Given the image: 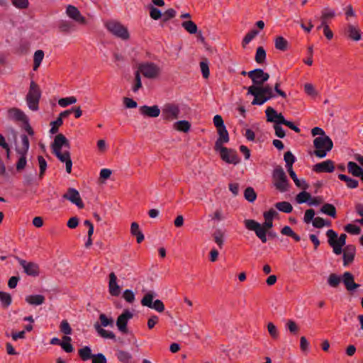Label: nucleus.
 <instances>
[{
    "mask_svg": "<svg viewBox=\"0 0 363 363\" xmlns=\"http://www.w3.org/2000/svg\"><path fill=\"white\" fill-rule=\"evenodd\" d=\"M104 27L107 31L116 38L123 41L130 39V33L126 26L117 20H108L104 22Z\"/></svg>",
    "mask_w": 363,
    "mask_h": 363,
    "instance_id": "obj_3",
    "label": "nucleus"
},
{
    "mask_svg": "<svg viewBox=\"0 0 363 363\" xmlns=\"http://www.w3.org/2000/svg\"><path fill=\"white\" fill-rule=\"evenodd\" d=\"M345 231L352 235H359L360 233V228L354 224H347L345 227Z\"/></svg>",
    "mask_w": 363,
    "mask_h": 363,
    "instance_id": "obj_61",
    "label": "nucleus"
},
{
    "mask_svg": "<svg viewBox=\"0 0 363 363\" xmlns=\"http://www.w3.org/2000/svg\"><path fill=\"white\" fill-rule=\"evenodd\" d=\"M342 281L349 291H352L359 287V285L354 281V277L350 272H345L342 276Z\"/></svg>",
    "mask_w": 363,
    "mask_h": 363,
    "instance_id": "obj_28",
    "label": "nucleus"
},
{
    "mask_svg": "<svg viewBox=\"0 0 363 363\" xmlns=\"http://www.w3.org/2000/svg\"><path fill=\"white\" fill-rule=\"evenodd\" d=\"M277 215L275 210L270 209L263 213L264 222L262 224L252 219H246L244 220L245 226L247 230L254 231L262 242L265 243L267 241V235L272 238L276 236L270 230L273 227V220Z\"/></svg>",
    "mask_w": 363,
    "mask_h": 363,
    "instance_id": "obj_1",
    "label": "nucleus"
},
{
    "mask_svg": "<svg viewBox=\"0 0 363 363\" xmlns=\"http://www.w3.org/2000/svg\"><path fill=\"white\" fill-rule=\"evenodd\" d=\"M40 97L41 91L39 86L34 81H31L26 96L27 105L31 111H36L38 110Z\"/></svg>",
    "mask_w": 363,
    "mask_h": 363,
    "instance_id": "obj_8",
    "label": "nucleus"
},
{
    "mask_svg": "<svg viewBox=\"0 0 363 363\" xmlns=\"http://www.w3.org/2000/svg\"><path fill=\"white\" fill-rule=\"evenodd\" d=\"M338 178L346 183V185L347 188L349 189H356L358 185L359 182L357 180L352 179L345 174H340L338 175Z\"/></svg>",
    "mask_w": 363,
    "mask_h": 363,
    "instance_id": "obj_33",
    "label": "nucleus"
},
{
    "mask_svg": "<svg viewBox=\"0 0 363 363\" xmlns=\"http://www.w3.org/2000/svg\"><path fill=\"white\" fill-rule=\"evenodd\" d=\"M267 121L274 123L275 125L284 124L296 133H300L301 130L295 125L292 122L285 120L284 116L281 113H278L271 106L267 108L265 111Z\"/></svg>",
    "mask_w": 363,
    "mask_h": 363,
    "instance_id": "obj_7",
    "label": "nucleus"
},
{
    "mask_svg": "<svg viewBox=\"0 0 363 363\" xmlns=\"http://www.w3.org/2000/svg\"><path fill=\"white\" fill-rule=\"evenodd\" d=\"M284 158L286 162V167L287 168L288 172H289L290 170H293L292 166L295 162V157L294 156V155L290 151H288L284 154Z\"/></svg>",
    "mask_w": 363,
    "mask_h": 363,
    "instance_id": "obj_44",
    "label": "nucleus"
},
{
    "mask_svg": "<svg viewBox=\"0 0 363 363\" xmlns=\"http://www.w3.org/2000/svg\"><path fill=\"white\" fill-rule=\"evenodd\" d=\"M313 170L317 173H331L335 170V163L330 160H327L313 165Z\"/></svg>",
    "mask_w": 363,
    "mask_h": 363,
    "instance_id": "obj_22",
    "label": "nucleus"
},
{
    "mask_svg": "<svg viewBox=\"0 0 363 363\" xmlns=\"http://www.w3.org/2000/svg\"><path fill=\"white\" fill-rule=\"evenodd\" d=\"M328 238V243L333 247V252L335 255H340L342 252V247L346 243L347 235L341 234L337 237V234L333 230H328L326 233Z\"/></svg>",
    "mask_w": 363,
    "mask_h": 363,
    "instance_id": "obj_9",
    "label": "nucleus"
},
{
    "mask_svg": "<svg viewBox=\"0 0 363 363\" xmlns=\"http://www.w3.org/2000/svg\"><path fill=\"white\" fill-rule=\"evenodd\" d=\"M138 71L148 79H157L162 73V67L152 62H143L138 65Z\"/></svg>",
    "mask_w": 363,
    "mask_h": 363,
    "instance_id": "obj_5",
    "label": "nucleus"
},
{
    "mask_svg": "<svg viewBox=\"0 0 363 363\" xmlns=\"http://www.w3.org/2000/svg\"><path fill=\"white\" fill-rule=\"evenodd\" d=\"M139 112L144 117L157 118L160 116L161 110L157 105H144L139 108Z\"/></svg>",
    "mask_w": 363,
    "mask_h": 363,
    "instance_id": "obj_21",
    "label": "nucleus"
},
{
    "mask_svg": "<svg viewBox=\"0 0 363 363\" xmlns=\"http://www.w3.org/2000/svg\"><path fill=\"white\" fill-rule=\"evenodd\" d=\"M0 147L5 150L6 158L9 160L11 157V147L7 143L5 137L1 134H0Z\"/></svg>",
    "mask_w": 363,
    "mask_h": 363,
    "instance_id": "obj_46",
    "label": "nucleus"
},
{
    "mask_svg": "<svg viewBox=\"0 0 363 363\" xmlns=\"http://www.w3.org/2000/svg\"><path fill=\"white\" fill-rule=\"evenodd\" d=\"M79 355L84 361H86L93 357L91 348L88 346H85L79 350Z\"/></svg>",
    "mask_w": 363,
    "mask_h": 363,
    "instance_id": "obj_47",
    "label": "nucleus"
},
{
    "mask_svg": "<svg viewBox=\"0 0 363 363\" xmlns=\"http://www.w3.org/2000/svg\"><path fill=\"white\" fill-rule=\"evenodd\" d=\"M26 301L33 306H40L45 302V297L43 295H29L26 297Z\"/></svg>",
    "mask_w": 363,
    "mask_h": 363,
    "instance_id": "obj_30",
    "label": "nucleus"
},
{
    "mask_svg": "<svg viewBox=\"0 0 363 363\" xmlns=\"http://www.w3.org/2000/svg\"><path fill=\"white\" fill-rule=\"evenodd\" d=\"M315 216V211L313 209H308L305 211L303 221L306 223H313Z\"/></svg>",
    "mask_w": 363,
    "mask_h": 363,
    "instance_id": "obj_62",
    "label": "nucleus"
},
{
    "mask_svg": "<svg viewBox=\"0 0 363 363\" xmlns=\"http://www.w3.org/2000/svg\"><path fill=\"white\" fill-rule=\"evenodd\" d=\"M313 225L317 228H321L324 226H330L331 223L330 221L324 220L323 218L316 217L313 220Z\"/></svg>",
    "mask_w": 363,
    "mask_h": 363,
    "instance_id": "obj_52",
    "label": "nucleus"
},
{
    "mask_svg": "<svg viewBox=\"0 0 363 363\" xmlns=\"http://www.w3.org/2000/svg\"><path fill=\"white\" fill-rule=\"evenodd\" d=\"M18 262L27 275L31 277H37L39 275L40 269L38 264L36 263L28 262L21 259H18Z\"/></svg>",
    "mask_w": 363,
    "mask_h": 363,
    "instance_id": "obj_20",
    "label": "nucleus"
},
{
    "mask_svg": "<svg viewBox=\"0 0 363 363\" xmlns=\"http://www.w3.org/2000/svg\"><path fill=\"white\" fill-rule=\"evenodd\" d=\"M118 359L122 363H131L132 355L127 351L119 350L116 352Z\"/></svg>",
    "mask_w": 363,
    "mask_h": 363,
    "instance_id": "obj_37",
    "label": "nucleus"
},
{
    "mask_svg": "<svg viewBox=\"0 0 363 363\" xmlns=\"http://www.w3.org/2000/svg\"><path fill=\"white\" fill-rule=\"evenodd\" d=\"M62 147H65L67 150H69V143L64 135L60 133L55 137L54 141L51 145V148L52 152L55 153L62 152Z\"/></svg>",
    "mask_w": 363,
    "mask_h": 363,
    "instance_id": "obj_15",
    "label": "nucleus"
},
{
    "mask_svg": "<svg viewBox=\"0 0 363 363\" xmlns=\"http://www.w3.org/2000/svg\"><path fill=\"white\" fill-rule=\"evenodd\" d=\"M77 101L75 96H71L65 98H62L58 100V105L60 107L65 108L69 105L74 104Z\"/></svg>",
    "mask_w": 363,
    "mask_h": 363,
    "instance_id": "obj_41",
    "label": "nucleus"
},
{
    "mask_svg": "<svg viewBox=\"0 0 363 363\" xmlns=\"http://www.w3.org/2000/svg\"><path fill=\"white\" fill-rule=\"evenodd\" d=\"M218 138L215 143V150L221 149L223 147V145L228 143L229 141V135L228 130L225 128H220L218 130Z\"/></svg>",
    "mask_w": 363,
    "mask_h": 363,
    "instance_id": "obj_26",
    "label": "nucleus"
},
{
    "mask_svg": "<svg viewBox=\"0 0 363 363\" xmlns=\"http://www.w3.org/2000/svg\"><path fill=\"white\" fill-rule=\"evenodd\" d=\"M248 77L252 79L253 85L264 86V83L269 79V74L261 69H255L247 72Z\"/></svg>",
    "mask_w": 363,
    "mask_h": 363,
    "instance_id": "obj_13",
    "label": "nucleus"
},
{
    "mask_svg": "<svg viewBox=\"0 0 363 363\" xmlns=\"http://www.w3.org/2000/svg\"><path fill=\"white\" fill-rule=\"evenodd\" d=\"M21 144L16 147V152L18 160L16 164V168L18 172L23 170L27 165V155L30 147L29 140L27 135L21 136Z\"/></svg>",
    "mask_w": 363,
    "mask_h": 363,
    "instance_id": "obj_4",
    "label": "nucleus"
},
{
    "mask_svg": "<svg viewBox=\"0 0 363 363\" xmlns=\"http://www.w3.org/2000/svg\"><path fill=\"white\" fill-rule=\"evenodd\" d=\"M289 174L297 187L303 190H306L308 188V184L306 183V182L304 179H299L294 170H290Z\"/></svg>",
    "mask_w": 363,
    "mask_h": 363,
    "instance_id": "obj_34",
    "label": "nucleus"
},
{
    "mask_svg": "<svg viewBox=\"0 0 363 363\" xmlns=\"http://www.w3.org/2000/svg\"><path fill=\"white\" fill-rule=\"evenodd\" d=\"M173 128L179 132L187 133L191 128V124L186 120L178 121L174 123Z\"/></svg>",
    "mask_w": 363,
    "mask_h": 363,
    "instance_id": "obj_31",
    "label": "nucleus"
},
{
    "mask_svg": "<svg viewBox=\"0 0 363 363\" xmlns=\"http://www.w3.org/2000/svg\"><path fill=\"white\" fill-rule=\"evenodd\" d=\"M133 314L128 310H125L118 317L116 320V326L118 330L123 334H127L128 330V323L133 318Z\"/></svg>",
    "mask_w": 363,
    "mask_h": 363,
    "instance_id": "obj_14",
    "label": "nucleus"
},
{
    "mask_svg": "<svg viewBox=\"0 0 363 363\" xmlns=\"http://www.w3.org/2000/svg\"><path fill=\"white\" fill-rule=\"evenodd\" d=\"M141 76L142 74L137 69L134 73V79L132 84V91L134 93L138 92L143 87Z\"/></svg>",
    "mask_w": 363,
    "mask_h": 363,
    "instance_id": "obj_36",
    "label": "nucleus"
},
{
    "mask_svg": "<svg viewBox=\"0 0 363 363\" xmlns=\"http://www.w3.org/2000/svg\"><path fill=\"white\" fill-rule=\"evenodd\" d=\"M100 325L101 328L113 325V320L111 318H108L105 314L101 313L99 315Z\"/></svg>",
    "mask_w": 363,
    "mask_h": 363,
    "instance_id": "obj_53",
    "label": "nucleus"
},
{
    "mask_svg": "<svg viewBox=\"0 0 363 363\" xmlns=\"http://www.w3.org/2000/svg\"><path fill=\"white\" fill-rule=\"evenodd\" d=\"M274 45L276 49L284 51L287 49L288 41L282 36H278L275 38Z\"/></svg>",
    "mask_w": 363,
    "mask_h": 363,
    "instance_id": "obj_39",
    "label": "nucleus"
},
{
    "mask_svg": "<svg viewBox=\"0 0 363 363\" xmlns=\"http://www.w3.org/2000/svg\"><path fill=\"white\" fill-rule=\"evenodd\" d=\"M347 171L354 177H359L362 174L363 169L354 162L347 163Z\"/></svg>",
    "mask_w": 363,
    "mask_h": 363,
    "instance_id": "obj_35",
    "label": "nucleus"
},
{
    "mask_svg": "<svg viewBox=\"0 0 363 363\" xmlns=\"http://www.w3.org/2000/svg\"><path fill=\"white\" fill-rule=\"evenodd\" d=\"M155 294L152 291L146 293L143 298L141 299V304L143 306L148 307L151 309L156 311L158 313H162L165 308L163 302L161 300L157 299L153 301L155 297Z\"/></svg>",
    "mask_w": 363,
    "mask_h": 363,
    "instance_id": "obj_11",
    "label": "nucleus"
},
{
    "mask_svg": "<svg viewBox=\"0 0 363 363\" xmlns=\"http://www.w3.org/2000/svg\"><path fill=\"white\" fill-rule=\"evenodd\" d=\"M224 233L221 230H216L213 235V240L220 248L223 247L224 242Z\"/></svg>",
    "mask_w": 363,
    "mask_h": 363,
    "instance_id": "obj_43",
    "label": "nucleus"
},
{
    "mask_svg": "<svg viewBox=\"0 0 363 363\" xmlns=\"http://www.w3.org/2000/svg\"><path fill=\"white\" fill-rule=\"evenodd\" d=\"M314 155L319 158H324L333 147V143L329 136L316 137L313 140Z\"/></svg>",
    "mask_w": 363,
    "mask_h": 363,
    "instance_id": "obj_6",
    "label": "nucleus"
},
{
    "mask_svg": "<svg viewBox=\"0 0 363 363\" xmlns=\"http://www.w3.org/2000/svg\"><path fill=\"white\" fill-rule=\"evenodd\" d=\"M53 154L60 162L65 163L66 171L68 174H70L72 168V162L70 157L69 150H66L65 152H59Z\"/></svg>",
    "mask_w": 363,
    "mask_h": 363,
    "instance_id": "obj_25",
    "label": "nucleus"
},
{
    "mask_svg": "<svg viewBox=\"0 0 363 363\" xmlns=\"http://www.w3.org/2000/svg\"><path fill=\"white\" fill-rule=\"evenodd\" d=\"M63 123L62 119L61 118H57L55 121H52L50 123L51 128L50 130V133L51 134H55L58 131V128L60 126H61Z\"/></svg>",
    "mask_w": 363,
    "mask_h": 363,
    "instance_id": "obj_59",
    "label": "nucleus"
},
{
    "mask_svg": "<svg viewBox=\"0 0 363 363\" xmlns=\"http://www.w3.org/2000/svg\"><path fill=\"white\" fill-rule=\"evenodd\" d=\"M320 212L331 216L332 218L336 217V208L330 203H325L320 208Z\"/></svg>",
    "mask_w": 363,
    "mask_h": 363,
    "instance_id": "obj_38",
    "label": "nucleus"
},
{
    "mask_svg": "<svg viewBox=\"0 0 363 363\" xmlns=\"http://www.w3.org/2000/svg\"><path fill=\"white\" fill-rule=\"evenodd\" d=\"M266 51L262 47H258L256 50L255 60L258 64H262L266 60Z\"/></svg>",
    "mask_w": 363,
    "mask_h": 363,
    "instance_id": "obj_40",
    "label": "nucleus"
},
{
    "mask_svg": "<svg viewBox=\"0 0 363 363\" xmlns=\"http://www.w3.org/2000/svg\"><path fill=\"white\" fill-rule=\"evenodd\" d=\"M216 151L220 153L221 159L229 164H236L239 162V158L238 157L236 152L227 147H223L221 149L216 150Z\"/></svg>",
    "mask_w": 363,
    "mask_h": 363,
    "instance_id": "obj_16",
    "label": "nucleus"
},
{
    "mask_svg": "<svg viewBox=\"0 0 363 363\" xmlns=\"http://www.w3.org/2000/svg\"><path fill=\"white\" fill-rule=\"evenodd\" d=\"M267 330L270 336L273 339H277L279 337V330L277 326L273 323H269L267 324Z\"/></svg>",
    "mask_w": 363,
    "mask_h": 363,
    "instance_id": "obj_58",
    "label": "nucleus"
},
{
    "mask_svg": "<svg viewBox=\"0 0 363 363\" xmlns=\"http://www.w3.org/2000/svg\"><path fill=\"white\" fill-rule=\"evenodd\" d=\"M311 195L308 192H307L306 191H303L300 192L296 196V202L298 203H308L309 200L311 199Z\"/></svg>",
    "mask_w": 363,
    "mask_h": 363,
    "instance_id": "obj_51",
    "label": "nucleus"
},
{
    "mask_svg": "<svg viewBox=\"0 0 363 363\" xmlns=\"http://www.w3.org/2000/svg\"><path fill=\"white\" fill-rule=\"evenodd\" d=\"M259 34V31L257 30H252L248 32L242 41V45L243 48H245L247 44H249L257 35Z\"/></svg>",
    "mask_w": 363,
    "mask_h": 363,
    "instance_id": "obj_42",
    "label": "nucleus"
},
{
    "mask_svg": "<svg viewBox=\"0 0 363 363\" xmlns=\"http://www.w3.org/2000/svg\"><path fill=\"white\" fill-rule=\"evenodd\" d=\"M272 179L274 186L279 191L284 192L289 189V182L282 167H277L274 168Z\"/></svg>",
    "mask_w": 363,
    "mask_h": 363,
    "instance_id": "obj_10",
    "label": "nucleus"
},
{
    "mask_svg": "<svg viewBox=\"0 0 363 363\" xmlns=\"http://www.w3.org/2000/svg\"><path fill=\"white\" fill-rule=\"evenodd\" d=\"M286 327L290 331V333L296 334L298 333L299 328L295 321L289 320L286 323Z\"/></svg>",
    "mask_w": 363,
    "mask_h": 363,
    "instance_id": "obj_64",
    "label": "nucleus"
},
{
    "mask_svg": "<svg viewBox=\"0 0 363 363\" xmlns=\"http://www.w3.org/2000/svg\"><path fill=\"white\" fill-rule=\"evenodd\" d=\"M71 337L69 336H65L63 341L60 343L62 348L67 352H71L73 350V347L70 343Z\"/></svg>",
    "mask_w": 363,
    "mask_h": 363,
    "instance_id": "obj_54",
    "label": "nucleus"
},
{
    "mask_svg": "<svg viewBox=\"0 0 363 363\" xmlns=\"http://www.w3.org/2000/svg\"><path fill=\"white\" fill-rule=\"evenodd\" d=\"M347 37L353 41H359L362 39V32L357 25L349 23L345 28Z\"/></svg>",
    "mask_w": 363,
    "mask_h": 363,
    "instance_id": "obj_19",
    "label": "nucleus"
},
{
    "mask_svg": "<svg viewBox=\"0 0 363 363\" xmlns=\"http://www.w3.org/2000/svg\"><path fill=\"white\" fill-rule=\"evenodd\" d=\"M343 252V264L345 266L352 263L354 260L356 249L353 245H347L342 250Z\"/></svg>",
    "mask_w": 363,
    "mask_h": 363,
    "instance_id": "obj_27",
    "label": "nucleus"
},
{
    "mask_svg": "<svg viewBox=\"0 0 363 363\" xmlns=\"http://www.w3.org/2000/svg\"><path fill=\"white\" fill-rule=\"evenodd\" d=\"M321 19L327 21L328 19L333 18L335 16V12L333 9L326 7L321 11Z\"/></svg>",
    "mask_w": 363,
    "mask_h": 363,
    "instance_id": "obj_55",
    "label": "nucleus"
},
{
    "mask_svg": "<svg viewBox=\"0 0 363 363\" xmlns=\"http://www.w3.org/2000/svg\"><path fill=\"white\" fill-rule=\"evenodd\" d=\"M200 68L203 78L207 79L210 75L208 63L206 61L200 62Z\"/></svg>",
    "mask_w": 363,
    "mask_h": 363,
    "instance_id": "obj_63",
    "label": "nucleus"
},
{
    "mask_svg": "<svg viewBox=\"0 0 363 363\" xmlns=\"http://www.w3.org/2000/svg\"><path fill=\"white\" fill-rule=\"evenodd\" d=\"M0 302L3 307H9L11 303V295L9 293L0 291Z\"/></svg>",
    "mask_w": 363,
    "mask_h": 363,
    "instance_id": "obj_48",
    "label": "nucleus"
},
{
    "mask_svg": "<svg viewBox=\"0 0 363 363\" xmlns=\"http://www.w3.org/2000/svg\"><path fill=\"white\" fill-rule=\"evenodd\" d=\"M45 53L42 50H38L34 52L33 55V69L36 71L41 65L42 61L44 59Z\"/></svg>",
    "mask_w": 363,
    "mask_h": 363,
    "instance_id": "obj_32",
    "label": "nucleus"
},
{
    "mask_svg": "<svg viewBox=\"0 0 363 363\" xmlns=\"http://www.w3.org/2000/svg\"><path fill=\"white\" fill-rule=\"evenodd\" d=\"M182 26L191 34H194L197 32V26L192 21H184Z\"/></svg>",
    "mask_w": 363,
    "mask_h": 363,
    "instance_id": "obj_49",
    "label": "nucleus"
},
{
    "mask_svg": "<svg viewBox=\"0 0 363 363\" xmlns=\"http://www.w3.org/2000/svg\"><path fill=\"white\" fill-rule=\"evenodd\" d=\"M180 108L174 103H167L162 108V116L164 121H174L180 115Z\"/></svg>",
    "mask_w": 363,
    "mask_h": 363,
    "instance_id": "obj_12",
    "label": "nucleus"
},
{
    "mask_svg": "<svg viewBox=\"0 0 363 363\" xmlns=\"http://www.w3.org/2000/svg\"><path fill=\"white\" fill-rule=\"evenodd\" d=\"M66 14L69 18L77 23L82 25H85L87 23L86 18L81 14L79 9L74 6L69 5L67 6Z\"/></svg>",
    "mask_w": 363,
    "mask_h": 363,
    "instance_id": "obj_18",
    "label": "nucleus"
},
{
    "mask_svg": "<svg viewBox=\"0 0 363 363\" xmlns=\"http://www.w3.org/2000/svg\"><path fill=\"white\" fill-rule=\"evenodd\" d=\"M275 206L279 211L287 213H291L293 210L291 204L287 201L277 203Z\"/></svg>",
    "mask_w": 363,
    "mask_h": 363,
    "instance_id": "obj_45",
    "label": "nucleus"
},
{
    "mask_svg": "<svg viewBox=\"0 0 363 363\" xmlns=\"http://www.w3.org/2000/svg\"><path fill=\"white\" fill-rule=\"evenodd\" d=\"M38 161L39 168H40L39 177H40V178H42L44 176V174L47 169V162L45 161V160L43 158V156H38Z\"/></svg>",
    "mask_w": 363,
    "mask_h": 363,
    "instance_id": "obj_57",
    "label": "nucleus"
},
{
    "mask_svg": "<svg viewBox=\"0 0 363 363\" xmlns=\"http://www.w3.org/2000/svg\"><path fill=\"white\" fill-rule=\"evenodd\" d=\"M341 281V279L335 274H331L328 279V283L331 287H337Z\"/></svg>",
    "mask_w": 363,
    "mask_h": 363,
    "instance_id": "obj_56",
    "label": "nucleus"
},
{
    "mask_svg": "<svg viewBox=\"0 0 363 363\" xmlns=\"http://www.w3.org/2000/svg\"><path fill=\"white\" fill-rule=\"evenodd\" d=\"M63 198L75 204L79 208H82L84 206L79 191L74 188H69L67 191L63 195Z\"/></svg>",
    "mask_w": 363,
    "mask_h": 363,
    "instance_id": "obj_17",
    "label": "nucleus"
},
{
    "mask_svg": "<svg viewBox=\"0 0 363 363\" xmlns=\"http://www.w3.org/2000/svg\"><path fill=\"white\" fill-rule=\"evenodd\" d=\"M244 196L249 202H254L257 198V194L252 187H247L244 192Z\"/></svg>",
    "mask_w": 363,
    "mask_h": 363,
    "instance_id": "obj_50",
    "label": "nucleus"
},
{
    "mask_svg": "<svg viewBox=\"0 0 363 363\" xmlns=\"http://www.w3.org/2000/svg\"><path fill=\"white\" fill-rule=\"evenodd\" d=\"M211 218L216 221H221L226 218L224 213L222 209L218 208L216 209L211 216Z\"/></svg>",
    "mask_w": 363,
    "mask_h": 363,
    "instance_id": "obj_60",
    "label": "nucleus"
},
{
    "mask_svg": "<svg viewBox=\"0 0 363 363\" xmlns=\"http://www.w3.org/2000/svg\"><path fill=\"white\" fill-rule=\"evenodd\" d=\"M8 118L12 121L28 123V117L23 111L18 108H11L8 111Z\"/></svg>",
    "mask_w": 363,
    "mask_h": 363,
    "instance_id": "obj_23",
    "label": "nucleus"
},
{
    "mask_svg": "<svg viewBox=\"0 0 363 363\" xmlns=\"http://www.w3.org/2000/svg\"><path fill=\"white\" fill-rule=\"evenodd\" d=\"M94 328L97 333L104 338L111 340L116 338V335L113 332L104 329L98 323L94 324Z\"/></svg>",
    "mask_w": 363,
    "mask_h": 363,
    "instance_id": "obj_29",
    "label": "nucleus"
},
{
    "mask_svg": "<svg viewBox=\"0 0 363 363\" xmlns=\"http://www.w3.org/2000/svg\"><path fill=\"white\" fill-rule=\"evenodd\" d=\"M121 286L118 284L117 277L113 272L109 274L108 291L113 296H118L121 294Z\"/></svg>",
    "mask_w": 363,
    "mask_h": 363,
    "instance_id": "obj_24",
    "label": "nucleus"
},
{
    "mask_svg": "<svg viewBox=\"0 0 363 363\" xmlns=\"http://www.w3.org/2000/svg\"><path fill=\"white\" fill-rule=\"evenodd\" d=\"M247 94L254 96L252 104L258 106H261L275 97L273 89L269 85H252L247 88Z\"/></svg>",
    "mask_w": 363,
    "mask_h": 363,
    "instance_id": "obj_2",
    "label": "nucleus"
}]
</instances>
